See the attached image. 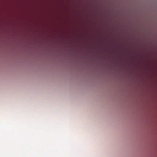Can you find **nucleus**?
<instances>
[{
  "label": "nucleus",
  "mask_w": 157,
  "mask_h": 157,
  "mask_svg": "<svg viewBox=\"0 0 157 157\" xmlns=\"http://www.w3.org/2000/svg\"><path fill=\"white\" fill-rule=\"evenodd\" d=\"M128 60H129V59H128Z\"/></svg>",
  "instance_id": "nucleus-2"
},
{
  "label": "nucleus",
  "mask_w": 157,
  "mask_h": 157,
  "mask_svg": "<svg viewBox=\"0 0 157 157\" xmlns=\"http://www.w3.org/2000/svg\"><path fill=\"white\" fill-rule=\"evenodd\" d=\"M128 48H129L128 47ZM128 54L129 53V49H128Z\"/></svg>",
  "instance_id": "nucleus-1"
}]
</instances>
